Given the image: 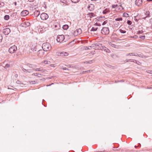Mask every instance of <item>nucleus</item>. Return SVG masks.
Listing matches in <instances>:
<instances>
[{
    "instance_id": "obj_36",
    "label": "nucleus",
    "mask_w": 152,
    "mask_h": 152,
    "mask_svg": "<svg viewBox=\"0 0 152 152\" xmlns=\"http://www.w3.org/2000/svg\"><path fill=\"white\" fill-rule=\"evenodd\" d=\"M90 46H88V47H87V46H86V47H84V49H85V50H88V49H90V48H90Z\"/></svg>"
},
{
    "instance_id": "obj_34",
    "label": "nucleus",
    "mask_w": 152,
    "mask_h": 152,
    "mask_svg": "<svg viewBox=\"0 0 152 152\" xmlns=\"http://www.w3.org/2000/svg\"><path fill=\"white\" fill-rule=\"evenodd\" d=\"M119 31L120 32L123 33H124L126 32V31L124 30H123L122 29H120Z\"/></svg>"
},
{
    "instance_id": "obj_28",
    "label": "nucleus",
    "mask_w": 152,
    "mask_h": 152,
    "mask_svg": "<svg viewBox=\"0 0 152 152\" xmlns=\"http://www.w3.org/2000/svg\"><path fill=\"white\" fill-rule=\"evenodd\" d=\"M109 44H110V45H111L112 47L115 48V45L113 44L112 42H109Z\"/></svg>"
},
{
    "instance_id": "obj_11",
    "label": "nucleus",
    "mask_w": 152,
    "mask_h": 152,
    "mask_svg": "<svg viewBox=\"0 0 152 152\" xmlns=\"http://www.w3.org/2000/svg\"><path fill=\"white\" fill-rule=\"evenodd\" d=\"M96 49H99L104 50V51L107 53H109V51H110L106 47L102 46L101 47H100L99 48H96Z\"/></svg>"
},
{
    "instance_id": "obj_64",
    "label": "nucleus",
    "mask_w": 152,
    "mask_h": 152,
    "mask_svg": "<svg viewBox=\"0 0 152 152\" xmlns=\"http://www.w3.org/2000/svg\"><path fill=\"white\" fill-rule=\"evenodd\" d=\"M134 147H135V148H136L137 147V146H134Z\"/></svg>"
},
{
    "instance_id": "obj_33",
    "label": "nucleus",
    "mask_w": 152,
    "mask_h": 152,
    "mask_svg": "<svg viewBox=\"0 0 152 152\" xmlns=\"http://www.w3.org/2000/svg\"><path fill=\"white\" fill-rule=\"evenodd\" d=\"M31 50L32 51H36V48L34 46L31 48Z\"/></svg>"
},
{
    "instance_id": "obj_38",
    "label": "nucleus",
    "mask_w": 152,
    "mask_h": 152,
    "mask_svg": "<svg viewBox=\"0 0 152 152\" xmlns=\"http://www.w3.org/2000/svg\"><path fill=\"white\" fill-rule=\"evenodd\" d=\"M127 23L129 25H131L132 22L131 21L128 20L127 21Z\"/></svg>"
},
{
    "instance_id": "obj_53",
    "label": "nucleus",
    "mask_w": 152,
    "mask_h": 152,
    "mask_svg": "<svg viewBox=\"0 0 152 152\" xmlns=\"http://www.w3.org/2000/svg\"><path fill=\"white\" fill-rule=\"evenodd\" d=\"M104 151H96V152H104Z\"/></svg>"
},
{
    "instance_id": "obj_52",
    "label": "nucleus",
    "mask_w": 152,
    "mask_h": 152,
    "mask_svg": "<svg viewBox=\"0 0 152 152\" xmlns=\"http://www.w3.org/2000/svg\"><path fill=\"white\" fill-rule=\"evenodd\" d=\"M95 53V52L94 51V52H91V54H94Z\"/></svg>"
},
{
    "instance_id": "obj_26",
    "label": "nucleus",
    "mask_w": 152,
    "mask_h": 152,
    "mask_svg": "<svg viewBox=\"0 0 152 152\" xmlns=\"http://www.w3.org/2000/svg\"><path fill=\"white\" fill-rule=\"evenodd\" d=\"M115 20L116 21H121L122 20V18H118L115 19Z\"/></svg>"
},
{
    "instance_id": "obj_44",
    "label": "nucleus",
    "mask_w": 152,
    "mask_h": 152,
    "mask_svg": "<svg viewBox=\"0 0 152 152\" xmlns=\"http://www.w3.org/2000/svg\"><path fill=\"white\" fill-rule=\"evenodd\" d=\"M28 66H29V67L31 68H33V65L31 64H28Z\"/></svg>"
},
{
    "instance_id": "obj_58",
    "label": "nucleus",
    "mask_w": 152,
    "mask_h": 152,
    "mask_svg": "<svg viewBox=\"0 0 152 152\" xmlns=\"http://www.w3.org/2000/svg\"><path fill=\"white\" fill-rule=\"evenodd\" d=\"M152 0H147V1H151Z\"/></svg>"
},
{
    "instance_id": "obj_56",
    "label": "nucleus",
    "mask_w": 152,
    "mask_h": 152,
    "mask_svg": "<svg viewBox=\"0 0 152 152\" xmlns=\"http://www.w3.org/2000/svg\"><path fill=\"white\" fill-rule=\"evenodd\" d=\"M103 13L104 14H105L106 12L104 11H103Z\"/></svg>"
},
{
    "instance_id": "obj_35",
    "label": "nucleus",
    "mask_w": 152,
    "mask_h": 152,
    "mask_svg": "<svg viewBox=\"0 0 152 152\" xmlns=\"http://www.w3.org/2000/svg\"><path fill=\"white\" fill-rule=\"evenodd\" d=\"M90 71H91V70H89L86 71H83V74H85V73H88V72H90Z\"/></svg>"
},
{
    "instance_id": "obj_39",
    "label": "nucleus",
    "mask_w": 152,
    "mask_h": 152,
    "mask_svg": "<svg viewBox=\"0 0 152 152\" xmlns=\"http://www.w3.org/2000/svg\"><path fill=\"white\" fill-rule=\"evenodd\" d=\"M92 62V61H86V63H89V64H91Z\"/></svg>"
},
{
    "instance_id": "obj_4",
    "label": "nucleus",
    "mask_w": 152,
    "mask_h": 152,
    "mask_svg": "<svg viewBox=\"0 0 152 152\" xmlns=\"http://www.w3.org/2000/svg\"><path fill=\"white\" fill-rule=\"evenodd\" d=\"M64 38V36L63 35H58L57 37L56 40L58 42H61Z\"/></svg>"
},
{
    "instance_id": "obj_9",
    "label": "nucleus",
    "mask_w": 152,
    "mask_h": 152,
    "mask_svg": "<svg viewBox=\"0 0 152 152\" xmlns=\"http://www.w3.org/2000/svg\"><path fill=\"white\" fill-rule=\"evenodd\" d=\"M30 25V23L28 22H25L22 23L20 26L21 27L26 28Z\"/></svg>"
},
{
    "instance_id": "obj_6",
    "label": "nucleus",
    "mask_w": 152,
    "mask_h": 152,
    "mask_svg": "<svg viewBox=\"0 0 152 152\" xmlns=\"http://www.w3.org/2000/svg\"><path fill=\"white\" fill-rule=\"evenodd\" d=\"M102 44H94L92 45L91 46H90V48L93 47L94 49H96V48H99L100 47H101L102 46Z\"/></svg>"
},
{
    "instance_id": "obj_29",
    "label": "nucleus",
    "mask_w": 152,
    "mask_h": 152,
    "mask_svg": "<svg viewBox=\"0 0 152 152\" xmlns=\"http://www.w3.org/2000/svg\"><path fill=\"white\" fill-rule=\"evenodd\" d=\"M139 57H141L142 58H147V56H142L140 54H139Z\"/></svg>"
},
{
    "instance_id": "obj_57",
    "label": "nucleus",
    "mask_w": 152,
    "mask_h": 152,
    "mask_svg": "<svg viewBox=\"0 0 152 152\" xmlns=\"http://www.w3.org/2000/svg\"><path fill=\"white\" fill-rule=\"evenodd\" d=\"M40 32H41V33H42V32L41 30L40 29Z\"/></svg>"
},
{
    "instance_id": "obj_41",
    "label": "nucleus",
    "mask_w": 152,
    "mask_h": 152,
    "mask_svg": "<svg viewBox=\"0 0 152 152\" xmlns=\"http://www.w3.org/2000/svg\"><path fill=\"white\" fill-rule=\"evenodd\" d=\"M2 39L3 37L2 36L0 35V42H1L2 41Z\"/></svg>"
},
{
    "instance_id": "obj_1",
    "label": "nucleus",
    "mask_w": 152,
    "mask_h": 152,
    "mask_svg": "<svg viewBox=\"0 0 152 152\" xmlns=\"http://www.w3.org/2000/svg\"><path fill=\"white\" fill-rule=\"evenodd\" d=\"M42 47L43 50L45 51L50 50L52 48L51 45L48 42H45L43 43Z\"/></svg>"
},
{
    "instance_id": "obj_46",
    "label": "nucleus",
    "mask_w": 152,
    "mask_h": 152,
    "mask_svg": "<svg viewBox=\"0 0 152 152\" xmlns=\"http://www.w3.org/2000/svg\"><path fill=\"white\" fill-rule=\"evenodd\" d=\"M140 38L141 39H143L145 38V36H141V37H140Z\"/></svg>"
},
{
    "instance_id": "obj_18",
    "label": "nucleus",
    "mask_w": 152,
    "mask_h": 152,
    "mask_svg": "<svg viewBox=\"0 0 152 152\" xmlns=\"http://www.w3.org/2000/svg\"><path fill=\"white\" fill-rule=\"evenodd\" d=\"M34 70L36 71H42V72H44L45 71V70L41 69L40 68L35 69H34Z\"/></svg>"
},
{
    "instance_id": "obj_61",
    "label": "nucleus",
    "mask_w": 152,
    "mask_h": 152,
    "mask_svg": "<svg viewBox=\"0 0 152 152\" xmlns=\"http://www.w3.org/2000/svg\"><path fill=\"white\" fill-rule=\"evenodd\" d=\"M151 22H152V19L151 20Z\"/></svg>"
},
{
    "instance_id": "obj_42",
    "label": "nucleus",
    "mask_w": 152,
    "mask_h": 152,
    "mask_svg": "<svg viewBox=\"0 0 152 152\" xmlns=\"http://www.w3.org/2000/svg\"><path fill=\"white\" fill-rule=\"evenodd\" d=\"M22 70L23 72H27V69H26L23 68L22 69Z\"/></svg>"
},
{
    "instance_id": "obj_48",
    "label": "nucleus",
    "mask_w": 152,
    "mask_h": 152,
    "mask_svg": "<svg viewBox=\"0 0 152 152\" xmlns=\"http://www.w3.org/2000/svg\"><path fill=\"white\" fill-rule=\"evenodd\" d=\"M134 56H136L139 57V54L136 53L135 54L134 53Z\"/></svg>"
},
{
    "instance_id": "obj_7",
    "label": "nucleus",
    "mask_w": 152,
    "mask_h": 152,
    "mask_svg": "<svg viewBox=\"0 0 152 152\" xmlns=\"http://www.w3.org/2000/svg\"><path fill=\"white\" fill-rule=\"evenodd\" d=\"M82 32L81 29H76L75 31L73 33V35L74 36H77L78 35L80 34Z\"/></svg>"
},
{
    "instance_id": "obj_45",
    "label": "nucleus",
    "mask_w": 152,
    "mask_h": 152,
    "mask_svg": "<svg viewBox=\"0 0 152 152\" xmlns=\"http://www.w3.org/2000/svg\"><path fill=\"white\" fill-rule=\"evenodd\" d=\"M107 22V21L106 20L104 21L103 23H102V25H104Z\"/></svg>"
},
{
    "instance_id": "obj_24",
    "label": "nucleus",
    "mask_w": 152,
    "mask_h": 152,
    "mask_svg": "<svg viewBox=\"0 0 152 152\" xmlns=\"http://www.w3.org/2000/svg\"><path fill=\"white\" fill-rule=\"evenodd\" d=\"M9 16L8 15H5L4 16V19L6 20H8L9 18Z\"/></svg>"
},
{
    "instance_id": "obj_62",
    "label": "nucleus",
    "mask_w": 152,
    "mask_h": 152,
    "mask_svg": "<svg viewBox=\"0 0 152 152\" xmlns=\"http://www.w3.org/2000/svg\"><path fill=\"white\" fill-rule=\"evenodd\" d=\"M90 7V6H89V7H88V9H89V8Z\"/></svg>"
},
{
    "instance_id": "obj_60",
    "label": "nucleus",
    "mask_w": 152,
    "mask_h": 152,
    "mask_svg": "<svg viewBox=\"0 0 152 152\" xmlns=\"http://www.w3.org/2000/svg\"><path fill=\"white\" fill-rule=\"evenodd\" d=\"M39 51L40 52L41 51L42 52V50H39Z\"/></svg>"
},
{
    "instance_id": "obj_20",
    "label": "nucleus",
    "mask_w": 152,
    "mask_h": 152,
    "mask_svg": "<svg viewBox=\"0 0 152 152\" xmlns=\"http://www.w3.org/2000/svg\"><path fill=\"white\" fill-rule=\"evenodd\" d=\"M42 63L45 64H50V62L49 61H43Z\"/></svg>"
},
{
    "instance_id": "obj_22",
    "label": "nucleus",
    "mask_w": 152,
    "mask_h": 152,
    "mask_svg": "<svg viewBox=\"0 0 152 152\" xmlns=\"http://www.w3.org/2000/svg\"><path fill=\"white\" fill-rule=\"evenodd\" d=\"M4 5V3L3 2H0V8L3 7Z\"/></svg>"
},
{
    "instance_id": "obj_10",
    "label": "nucleus",
    "mask_w": 152,
    "mask_h": 152,
    "mask_svg": "<svg viewBox=\"0 0 152 152\" xmlns=\"http://www.w3.org/2000/svg\"><path fill=\"white\" fill-rule=\"evenodd\" d=\"M142 3V0H136L135 1V4L138 7L141 6Z\"/></svg>"
},
{
    "instance_id": "obj_14",
    "label": "nucleus",
    "mask_w": 152,
    "mask_h": 152,
    "mask_svg": "<svg viewBox=\"0 0 152 152\" xmlns=\"http://www.w3.org/2000/svg\"><path fill=\"white\" fill-rule=\"evenodd\" d=\"M68 53L67 52H63L58 54V55L60 56H66L68 55Z\"/></svg>"
},
{
    "instance_id": "obj_15",
    "label": "nucleus",
    "mask_w": 152,
    "mask_h": 152,
    "mask_svg": "<svg viewBox=\"0 0 152 152\" xmlns=\"http://www.w3.org/2000/svg\"><path fill=\"white\" fill-rule=\"evenodd\" d=\"M87 15L88 17H89L90 18H91L94 17L95 16V14L92 12L89 13L87 14Z\"/></svg>"
},
{
    "instance_id": "obj_32",
    "label": "nucleus",
    "mask_w": 152,
    "mask_h": 152,
    "mask_svg": "<svg viewBox=\"0 0 152 152\" xmlns=\"http://www.w3.org/2000/svg\"><path fill=\"white\" fill-rule=\"evenodd\" d=\"M146 72L149 74H152V71L151 70H147L146 71Z\"/></svg>"
},
{
    "instance_id": "obj_13",
    "label": "nucleus",
    "mask_w": 152,
    "mask_h": 152,
    "mask_svg": "<svg viewBox=\"0 0 152 152\" xmlns=\"http://www.w3.org/2000/svg\"><path fill=\"white\" fill-rule=\"evenodd\" d=\"M28 12L27 10H25L22 11L21 13V15L23 16H26L28 14Z\"/></svg>"
},
{
    "instance_id": "obj_31",
    "label": "nucleus",
    "mask_w": 152,
    "mask_h": 152,
    "mask_svg": "<svg viewBox=\"0 0 152 152\" xmlns=\"http://www.w3.org/2000/svg\"><path fill=\"white\" fill-rule=\"evenodd\" d=\"M16 83L18 84H23V83L20 81L18 80L16 81Z\"/></svg>"
},
{
    "instance_id": "obj_40",
    "label": "nucleus",
    "mask_w": 152,
    "mask_h": 152,
    "mask_svg": "<svg viewBox=\"0 0 152 152\" xmlns=\"http://www.w3.org/2000/svg\"><path fill=\"white\" fill-rule=\"evenodd\" d=\"M58 26H59V24L58 23H56L54 25V26L55 28L57 27Z\"/></svg>"
},
{
    "instance_id": "obj_47",
    "label": "nucleus",
    "mask_w": 152,
    "mask_h": 152,
    "mask_svg": "<svg viewBox=\"0 0 152 152\" xmlns=\"http://www.w3.org/2000/svg\"><path fill=\"white\" fill-rule=\"evenodd\" d=\"M143 32V31H139L137 32L138 34H142Z\"/></svg>"
},
{
    "instance_id": "obj_25",
    "label": "nucleus",
    "mask_w": 152,
    "mask_h": 152,
    "mask_svg": "<svg viewBox=\"0 0 152 152\" xmlns=\"http://www.w3.org/2000/svg\"><path fill=\"white\" fill-rule=\"evenodd\" d=\"M69 26L67 25H65L63 26L62 28H68Z\"/></svg>"
},
{
    "instance_id": "obj_37",
    "label": "nucleus",
    "mask_w": 152,
    "mask_h": 152,
    "mask_svg": "<svg viewBox=\"0 0 152 152\" xmlns=\"http://www.w3.org/2000/svg\"><path fill=\"white\" fill-rule=\"evenodd\" d=\"M10 66V64H6L5 65V67L6 68L9 67Z\"/></svg>"
},
{
    "instance_id": "obj_16",
    "label": "nucleus",
    "mask_w": 152,
    "mask_h": 152,
    "mask_svg": "<svg viewBox=\"0 0 152 152\" xmlns=\"http://www.w3.org/2000/svg\"><path fill=\"white\" fill-rule=\"evenodd\" d=\"M40 14V12L39 10H36L34 12V15L36 17L38 16Z\"/></svg>"
},
{
    "instance_id": "obj_54",
    "label": "nucleus",
    "mask_w": 152,
    "mask_h": 152,
    "mask_svg": "<svg viewBox=\"0 0 152 152\" xmlns=\"http://www.w3.org/2000/svg\"><path fill=\"white\" fill-rule=\"evenodd\" d=\"M130 61L129 60H126V62H129V61Z\"/></svg>"
},
{
    "instance_id": "obj_51",
    "label": "nucleus",
    "mask_w": 152,
    "mask_h": 152,
    "mask_svg": "<svg viewBox=\"0 0 152 152\" xmlns=\"http://www.w3.org/2000/svg\"><path fill=\"white\" fill-rule=\"evenodd\" d=\"M14 76L15 77H18V75L17 74H15L14 75Z\"/></svg>"
},
{
    "instance_id": "obj_5",
    "label": "nucleus",
    "mask_w": 152,
    "mask_h": 152,
    "mask_svg": "<svg viewBox=\"0 0 152 152\" xmlns=\"http://www.w3.org/2000/svg\"><path fill=\"white\" fill-rule=\"evenodd\" d=\"M40 18L42 20H46L48 18V15L46 13H42L40 15Z\"/></svg>"
},
{
    "instance_id": "obj_17",
    "label": "nucleus",
    "mask_w": 152,
    "mask_h": 152,
    "mask_svg": "<svg viewBox=\"0 0 152 152\" xmlns=\"http://www.w3.org/2000/svg\"><path fill=\"white\" fill-rule=\"evenodd\" d=\"M129 60L131 61V62H133L137 64H139V63H140L139 61H138L137 60H135V59H129Z\"/></svg>"
},
{
    "instance_id": "obj_43",
    "label": "nucleus",
    "mask_w": 152,
    "mask_h": 152,
    "mask_svg": "<svg viewBox=\"0 0 152 152\" xmlns=\"http://www.w3.org/2000/svg\"><path fill=\"white\" fill-rule=\"evenodd\" d=\"M97 29H90V31L91 32V31H96Z\"/></svg>"
},
{
    "instance_id": "obj_50",
    "label": "nucleus",
    "mask_w": 152,
    "mask_h": 152,
    "mask_svg": "<svg viewBox=\"0 0 152 152\" xmlns=\"http://www.w3.org/2000/svg\"><path fill=\"white\" fill-rule=\"evenodd\" d=\"M28 1H30V2H33V1H34V0H28Z\"/></svg>"
},
{
    "instance_id": "obj_30",
    "label": "nucleus",
    "mask_w": 152,
    "mask_h": 152,
    "mask_svg": "<svg viewBox=\"0 0 152 152\" xmlns=\"http://www.w3.org/2000/svg\"><path fill=\"white\" fill-rule=\"evenodd\" d=\"M123 15L125 17H127L129 16V15L128 14L126 13H123Z\"/></svg>"
},
{
    "instance_id": "obj_27",
    "label": "nucleus",
    "mask_w": 152,
    "mask_h": 152,
    "mask_svg": "<svg viewBox=\"0 0 152 152\" xmlns=\"http://www.w3.org/2000/svg\"><path fill=\"white\" fill-rule=\"evenodd\" d=\"M134 53H128V54H126V56H132V55L134 56Z\"/></svg>"
},
{
    "instance_id": "obj_23",
    "label": "nucleus",
    "mask_w": 152,
    "mask_h": 152,
    "mask_svg": "<svg viewBox=\"0 0 152 152\" xmlns=\"http://www.w3.org/2000/svg\"><path fill=\"white\" fill-rule=\"evenodd\" d=\"M80 0H71V1L72 2L74 3H78Z\"/></svg>"
},
{
    "instance_id": "obj_49",
    "label": "nucleus",
    "mask_w": 152,
    "mask_h": 152,
    "mask_svg": "<svg viewBox=\"0 0 152 152\" xmlns=\"http://www.w3.org/2000/svg\"><path fill=\"white\" fill-rule=\"evenodd\" d=\"M27 72L30 73L31 72L30 70L29 69H27Z\"/></svg>"
},
{
    "instance_id": "obj_2",
    "label": "nucleus",
    "mask_w": 152,
    "mask_h": 152,
    "mask_svg": "<svg viewBox=\"0 0 152 152\" xmlns=\"http://www.w3.org/2000/svg\"><path fill=\"white\" fill-rule=\"evenodd\" d=\"M112 7L113 8H115L117 11H121L123 9L121 5L113 4L112 5Z\"/></svg>"
},
{
    "instance_id": "obj_21",
    "label": "nucleus",
    "mask_w": 152,
    "mask_h": 152,
    "mask_svg": "<svg viewBox=\"0 0 152 152\" xmlns=\"http://www.w3.org/2000/svg\"><path fill=\"white\" fill-rule=\"evenodd\" d=\"M32 75H34V76H37L38 77H40V76L41 75V74H38V73H33L32 74Z\"/></svg>"
},
{
    "instance_id": "obj_12",
    "label": "nucleus",
    "mask_w": 152,
    "mask_h": 152,
    "mask_svg": "<svg viewBox=\"0 0 152 152\" xmlns=\"http://www.w3.org/2000/svg\"><path fill=\"white\" fill-rule=\"evenodd\" d=\"M10 32V29H3V32L5 35L8 34Z\"/></svg>"
},
{
    "instance_id": "obj_63",
    "label": "nucleus",
    "mask_w": 152,
    "mask_h": 152,
    "mask_svg": "<svg viewBox=\"0 0 152 152\" xmlns=\"http://www.w3.org/2000/svg\"><path fill=\"white\" fill-rule=\"evenodd\" d=\"M16 2H15V5H16Z\"/></svg>"
},
{
    "instance_id": "obj_8",
    "label": "nucleus",
    "mask_w": 152,
    "mask_h": 152,
    "mask_svg": "<svg viewBox=\"0 0 152 152\" xmlns=\"http://www.w3.org/2000/svg\"><path fill=\"white\" fill-rule=\"evenodd\" d=\"M101 31V33L104 35L108 34L109 33V29H102Z\"/></svg>"
},
{
    "instance_id": "obj_19",
    "label": "nucleus",
    "mask_w": 152,
    "mask_h": 152,
    "mask_svg": "<svg viewBox=\"0 0 152 152\" xmlns=\"http://www.w3.org/2000/svg\"><path fill=\"white\" fill-rule=\"evenodd\" d=\"M149 13H150V12L148 11H146V12L145 13L146 16L144 18V19H145L146 18L148 17L149 16Z\"/></svg>"
},
{
    "instance_id": "obj_55",
    "label": "nucleus",
    "mask_w": 152,
    "mask_h": 152,
    "mask_svg": "<svg viewBox=\"0 0 152 152\" xmlns=\"http://www.w3.org/2000/svg\"><path fill=\"white\" fill-rule=\"evenodd\" d=\"M116 40H121L120 39H115Z\"/></svg>"
},
{
    "instance_id": "obj_59",
    "label": "nucleus",
    "mask_w": 152,
    "mask_h": 152,
    "mask_svg": "<svg viewBox=\"0 0 152 152\" xmlns=\"http://www.w3.org/2000/svg\"><path fill=\"white\" fill-rule=\"evenodd\" d=\"M91 0L92 1H96L97 0Z\"/></svg>"
},
{
    "instance_id": "obj_3",
    "label": "nucleus",
    "mask_w": 152,
    "mask_h": 152,
    "mask_svg": "<svg viewBox=\"0 0 152 152\" xmlns=\"http://www.w3.org/2000/svg\"><path fill=\"white\" fill-rule=\"evenodd\" d=\"M17 50V47L15 45L11 47L8 50L9 52L11 53H14Z\"/></svg>"
}]
</instances>
